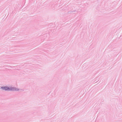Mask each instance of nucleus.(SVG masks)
Listing matches in <instances>:
<instances>
[{
  "label": "nucleus",
  "mask_w": 122,
  "mask_h": 122,
  "mask_svg": "<svg viewBox=\"0 0 122 122\" xmlns=\"http://www.w3.org/2000/svg\"><path fill=\"white\" fill-rule=\"evenodd\" d=\"M1 88L3 90L5 91H18L19 89L17 88L14 87L9 88L8 86H4L1 87Z\"/></svg>",
  "instance_id": "f257e3e1"
}]
</instances>
